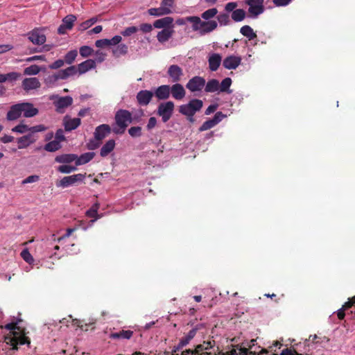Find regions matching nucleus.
Instances as JSON below:
<instances>
[{
    "label": "nucleus",
    "instance_id": "obj_1",
    "mask_svg": "<svg viewBox=\"0 0 355 355\" xmlns=\"http://www.w3.org/2000/svg\"><path fill=\"white\" fill-rule=\"evenodd\" d=\"M5 329L10 330V334L5 336V342L12 346L13 349H17L19 345H30L31 342L25 336L24 330L18 326V322H10L5 325Z\"/></svg>",
    "mask_w": 355,
    "mask_h": 355
},
{
    "label": "nucleus",
    "instance_id": "obj_2",
    "mask_svg": "<svg viewBox=\"0 0 355 355\" xmlns=\"http://www.w3.org/2000/svg\"><path fill=\"white\" fill-rule=\"evenodd\" d=\"M133 119H136V117L132 116L130 111L123 109L119 110L114 116V121L117 127L113 128L112 132L116 135L123 134L128 125L133 122Z\"/></svg>",
    "mask_w": 355,
    "mask_h": 355
},
{
    "label": "nucleus",
    "instance_id": "obj_3",
    "mask_svg": "<svg viewBox=\"0 0 355 355\" xmlns=\"http://www.w3.org/2000/svg\"><path fill=\"white\" fill-rule=\"evenodd\" d=\"M187 21L192 23L193 30L195 31H199L201 35L212 32L218 26L216 21L209 20L205 21H202L200 18L197 16L187 17Z\"/></svg>",
    "mask_w": 355,
    "mask_h": 355
},
{
    "label": "nucleus",
    "instance_id": "obj_4",
    "mask_svg": "<svg viewBox=\"0 0 355 355\" xmlns=\"http://www.w3.org/2000/svg\"><path fill=\"white\" fill-rule=\"evenodd\" d=\"M256 340L252 339L247 344V347H241L237 352L236 349H233L227 352H219L218 354L216 353L214 355H263L268 353V351L266 349H261V351L257 352V347L253 349L255 347Z\"/></svg>",
    "mask_w": 355,
    "mask_h": 355
},
{
    "label": "nucleus",
    "instance_id": "obj_5",
    "mask_svg": "<svg viewBox=\"0 0 355 355\" xmlns=\"http://www.w3.org/2000/svg\"><path fill=\"white\" fill-rule=\"evenodd\" d=\"M202 101L194 98L188 103L180 105L179 107V112L187 116V119L193 123L194 121L193 116L202 109Z\"/></svg>",
    "mask_w": 355,
    "mask_h": 355
},
{
    "label": "nucleus",
    "instance_id": "obj_6",
    "mask_svg": "<svg viewBox=\"0 0 355 355\" xmlns=\"http://www.w3.org/2000/svg\"><path fill=\"white\" fill-rule=\"evenodd\" d=\"M216 342L214 340L204 341L197 345L193 349H188L182 352L181 355H211L209 350L215 346Z\"/></svg>",
    "mask_w": 355,
    "mask_h": 355
},
{
    "label": "nucleus",
    "instance_id": "obj_7",
    "mask_svg": "<svg viewBox=\"0 0 355 355\" xmlns=\"http://www.w3.org/2000/svg\"><path fill=\"white\" fill-rule=\"evenodd\" d=\"M264 0H245V3L248 6L249 17L257 18L264 12Z\"/></svg>",
    "mask_w": 355,
    "mask_h": 355
},
{
    "label": "nucleus",
    "instance_id": "obj_8",
    "mask_svg": "<svg viewBox=\"0 0 355 355\" xmlns=\"http://www.w3.org/2000/svg\"><path fill=\"white\" fill-rule=\"evenodd\" d=\"M174 103L166 101L161 103L157 107V114L162 117L163 122H167L172 116L174 110Z\"/></svg>",
    "mask_w": 355,
    "mask_h": 355
},
{
    "label": "nucleus",
    "instance_id": "obj_9",
    "mask_svg": "<svg viewBox=\"0 0 355 355\" xmlns=\"http://www.w3.org/2000/svg\"><path fill=\"white\" fill-rule=\"evenodd\" d=\"M85 173H78L69 176H65L62 178L58 183H57V186L66 188L73 186L78 182H82L85 178Z\"/></svg>",
    "mask_w": 355,
    "mask_h": 355
},
{
    "label": "nucleus",
    "instance_id": "obj_10",
    "mask_svg": "<svg viewBox=\"0 0 355 355\" xmlns=\"http://www.w3.org/2000/svg\"><path fill=\"white\" fill-rule=\"evenodd\" d=\"M205 83L204 78L196 76L188 81L186 87L191 92H200L205 87Z\"/></svg>",
    "mask_w": 355,
    "mask_h": 355
},
{
    "label": "nucleus",
    "instance_id": "obj_11",
    "mask_svg": "<svg viewBox=\"0 0 355 355\" xmlns=\"http://www.w3.org/2000/svg\"><path fill=\"white\" fill-rule=\"evenodd\" d=\"M76 19L74 15H67L63 18L62 23L58 27V33L60 35H63L65 34L67 31L71 30Z\"/></svg>",
    "mask_w": 355,
    "mask_h": 355
},
{
    "label": "nucleus",
    "instance_id": "obj_12",
    "mask_svg": "<svg viewBox=\"0 0 355 355\" xmlns=\"http://www.w3.org/2000/svg\"><path fill=\"white\" fill-rule=\"evenodd\" d=\"M73 103V98L69 96L59 97L58 99L53 102L56 112L63 113L64 109L70 106Z\"/></svg>",
    "mask_w": 355,
    "mask_h": 355
},
{
    "label": "nucleus",
    "instance_id": "obj_13",
    "mask_svg": "<svg viewBox=\"0 0 355 355\" xmlns=\"http://www.w3.org/2000/svg\"><path fill=\"white\" fill-rule=\"evenodd\" d=\"M153 97V92L149 90H141L136 96L137 103L141 106L148 105Z\"/></svg>",
    "mask_w": 355,
    "mask_h": 355
},
{
    "label": "nucleus",
    "instance_id": "obj_14",
    "mask_svg": "<svg viewBox=\"0 0 355 355\" xmlns=\"http://www.w3.org/2000/svg\"><path fill=\"white\" fill-rule=\"evenodd\" d=\"M112 130L108 124H101L95 128L94 135L96 140L101 141L109 135Z\"/></svg>",
    "mask_w": 355,
    "mask_h": 355
},
{
    "label": "nucleus",
    "instance_id": "obj_15",
    "mask_svg": "<svg viewBox=\"0 0 355 355\" xmlns=\"http://www.w3.org/2000/svg\"><path fill=\"white\" fill-rule=\"evenodd\" d=\"M167 73L171 79V82L178 83L181 80V77L183 76V71L178 65L172 64L168 67Z\"/></svg>",
    "mask_w": 355,
    "mask_h": 355
},
{
    "label": "nucleus",
    "instance_id": "obj_16",
    "mask_svg": "<svg viewBox=\"0 0 355 355\" xmlns=\"http://www.w3.org/2000/svg\"><path fill=\"white\" fill-rule=\"evenodd\" d=\"M81 123L80 118L71 119L69 116H65L63 119V125L65 131L69 132L76 129Z\"/></svg>",
    "mask_w": 355,
    "mask_h": 355
},
{
    "label": "nucleus",
    "instance_id": "obj_17",
    "mask_svg": "<svg viewBox=\"0 0 355 355\" xmlns=\"http://www.w3.org/2000/svg\"><path fill=\"white\" fill-rule=\"evenodd\" d=\"M171 94L173 98L176 100H182L186 95V91L181 84L175 83L171 87L170 94Z\"/></svg>",
    "mask_w": 355,
    "mask_h": 355
},
{
    "label": "nucleus",
    "instance_id": "obj_18",
    "mask_svg": "<svg viewBox=\"0 0 355 355\" xmlns=\"http://www.w3.org/2000/svg\"><path fill=\"white\" fill-rule=\"evenodd\" d=\"M21 86L28 92L30 90L38 89L41 84L37 78H26L23 80Z\"/></svg>",
    "mask_w": 355,
    "mask_h": 355
},
{
    "label": "nucleus",
    "instance_id": "obj_19",
    "mask_svg": "<svg viewBox=\"0 0 355 355\" xmlns=\"http://www.w3.org/2000/svg\"><path fill=\"white\" fill-rule=\"evenodd\" d=\"M241 58L239 56L230 55L226 57L223 62V65L227 69H235L241 64Z\"/></svg>",
    "mask_w": 355,
    "mask_h": 355
},
{
    "label": "nucleus",
    "instance_id": "obj_20",
    "mask_svg": "<svg viewBox=\"0 0 355 355\" xmlns=\"http://www.w3.org/2000/svg\"><path fill=\"white\" fill-rule=\"evenodd\" d=\"M21 114L26 118L33 117L37 114L38 110L30 103H21Z\"/></svg>",
    "mask_w": 355,
    "mask_h": 355
},
{
    "label": "nucleus",
    "instance_id": "obj_21",
    "mask_svg": "<svg viewBox=\"0 0 355 355\" xmlns=\"http://www.w3.org/2000/svg\"><path fill=\"white\" fill-rule=\"evenodd\" d=\"M171 86L168 85H162L158 87L153 93L155 97L159 100H166L170 96Z\"/></svg>",
    "mask_w": 355,
    "mask_h": 355
},
{
    "label": "nucleus",
    "instance_id": "obj_22",
    "mask_svg": "<svg viewBox=\"0 0 355 355\" xmlns=\"http://www.w3.org/2000/svg\"><path fill=\"white\" fill-rule=\"evenodd\" d=\"M173 18L171 17H165L157 19L153 23V26L156 28H173Z\"/></svg>",
    "mask_w": 355,
    "mask_h": 355
},
{
    "label": "nucleus",
    "instance_id": "obj_23",
    "mask_svg": "<svg viewBox=\"0 0 355 355\" xmlns=\"http://www.w3.org/2000/svg\"><path fill=\"white\" fill-rule=\"evenodd\" d=\"M28 35V40L34 44L41 45L46 42V36L37 30H33Z\"/></svg>",
    "mask_w": 355,
    "mask_h": 355
},
{
    "label": "nucleus",
    "instance_id": "obj_24",
    "mask_svg": "<svg viewBox=\"0 0 355 355\" xmlns=\"http://www.w3.org/2000/svg\"><path fill=\"white\" fill-rule=\"evenodd\" d=\"M21 103L12 105L6 114L8 121H15L21 116Z\"/></svg>",
    "mask_w": 355,
    "mask_h": 355
},
{
    "label": "nucleus",
    "instance_id": "obj_25",
    "mask_svg": "<svg viewBox=\"0 0 355 355\" xmlns=\"http://www.w3.org/2000/svg\"><path fill=\"white\" fill-rule=\"evenodd\" d=\"M77 67L78 72L79 75L83 74L87 72L89 70L96 67V61L92 59H88L81 63Z\"/></svg>",
    "mask_w": 355,
    "mask_h": 355
},
{
    "label": "nucleus",
    "instance_id": "obj_26",
    "mask_svg": "<svg viewBox=\"0 0 355 355\" xmlns=\"http://www.w3.org/2000/svg\"><path fill=\"white\" fill-rule=\"evenodd\" d=\"M222 57L218 53H213L208 58L209 68L212 71H216L220 65Z\"/></svg>",
    "mask_w": 355,
    "mask_h": 355
},
{
    "label": "nucleus",
    "instance_id": "obj_27",
    "mask_svg": "<svg viewBox=\"0 0 355 355\" xmlns=\"http://www.w3.org/2000/svg\"><path fill=\"white\" fill-rule=\"evenodd\" d=\"M174 33L173 28H164L158 32L157 38L160 43L167 42L173 35Z\"/></svg>",
    "mask_w": 355,
    "mask_h": 355
},
{
    "label": "nucleus",
    "instance_id": "obj_28",
    "mask_svg": "<svg viewBox=\"0 0 355 355\" xmlns=\"http://www.w3.org/2000/svg\"><path fill=\"white\" fill-rule=\"evenodd\" d=\"M115 141L114 139H110L105 142L102 146L100 155L103 157H107L115 148Z\"/></svg>",
    "mask_w": 355,
    "mask_h": 355
},
{
    "label": "nucleus",
    "instance_id": "obj_29",
    "mask_svg": "<svg viewBox=\"0 0 355 355\" xmlns=\"http://www.w3.org/2000/svg\"><path fill=\"white\" fill-rule=\"evenodd\" d=\"M133 335V331L131 330H121L119 332H114L110 334V338L112 339H130Z\"/></svg>",
    "mask_w": 355,
    "mask_h": 355
},
{
    "label": "nucleus",
    "instance_id": "obj_30",
    "mask_svg": "<svg viewBox=\"0 0 355 355\" xmlns=\"http://www.w3.org/2000/svg\"><path fill=\"white\" fill-rule=\"evenodd\" d=\"M35 141V139L33 138L31 134L24 135L17 139V142L19 144L18 148L21 149L26 148L31 144H33Z\"/></svg>",
    "mask_w": 355,
    "mask_h": 355
},
{
    "label": "nucleus",
    "instance_id": "obj_31",
    "mask_svg": "<svg viewBox=\"0 0 355 355\" xmlns=\"http://www.w3.org/2000/svg\"><path fill=\"white\" fill-rule=\"evenodd\" d=\"M148 12L150 15L159 17L171 14L172 10L160 6L159 8H150Z\"/></svg>",
    "mask_w": 355,
    "mask_h": 355
},
{
    "label": "nucleus",
    "instance_id": "obj_32",
    "mask_svg": "<svg viewBox=\"0 0 355 355\" xmlns=\"http://www.w3.org/2000/svg\"><path fill=\"white\" fill-rule=\"evenodd\" d=\"M77 155L75 154H64L58 155L55 158V161L58 163L69 164L74 161L76 162Z\"/></svg>",
    "mask_w": 355,
    "mask_h": 355
},
{
    "label": "nucleus",
    "instance_id": "obj_33",
    "mask_svg": "<svg viewBox=\"0 0 355 355\" xmlns=\"http://www.w3.org/2000/svg\"><path fill=\"white\" fill-rule=\"evenodd\" d=\"M240 33L245 37H246L248 40H253L257 38V35L251 26L248 25H245L240 28Z\"/></svg>",
    "mask_w": 355,
    "mask_h": 355
},
{
    "label": "nucleus",
    "instance_id": "obj_34",
    "mask_svg": "<svg viewBox=\"0 0 355 355\" xmlns=\"http://www.w3.org/2000/svg\"><path fill=\"white\" fill-rule=\"evenodd\" d=\"M95 156V153L93 152H89L82 154L80 157L77 156L76 165H83L88 163L91 161Z\"/></svg>",
    "mask_w": 355,
    "mask_h": 355
},
{
    "label": "nucleus",
    "instance_id": "obj_35",
    "mask_svg": "<svg viewBox=\"0 0 355 355\" xmlns=\"http://www.w3.org/2000/svg\"><path fill=\"white\" fill-rule=\"evenodd\" d=\"M206 92H215L219 90V82L216 79L209 80L205 85Z\"/></svg>",
    "mask_w": 355,
    "mask_h": 355
},
{
    "label": "nucleus",
    "instance_id": "obj_36",
    "mask_svg": "<svg viewBox=\"0 0 355 355\" xmlns=\"http://www.w3.org/2000/svg\"><path fill=\"white\" fill-rule=\"evenodd\" d=\"M62 147L60 143L58 140L49 141L44 146V149L48 152H55Z\"/></svg>",
    "mask_w": 355,
    "mask_h": 355
},
{
    "label": "nucleus",
    "instance_id": "obj_37",
    "mask_svg": "<svg viewBox=\"0 0 355 355\" xmlns=\"http://www.w3.org/2000/svg\"><path fill=\"white\" fill-rule=\"evenodd\" d=\"M246 16V13L243 9H236L232 12L231 17L234 21H241Z\"/></svg>",
    "mask_w": 355,
    "mask_h": 355
},
{
    "label": "nucleus",
    "instance_id": "obj_38",
    "mask_svg": "<svg viewBox=\"0 0 355 355\" xmlns=\"http://www.w3.org/2000/svg\"><path fill=\"white\" fill-rule=\"evenodd\" d=\"M232 85V79L230 78H225L223 79L220 84H219V90L221 92L230 93V87Z\"/></svg>",
    "mask_w": 355,
    "mask_h": 355
},
{
    "label": "nucleus",
    "instance_id": "obj_39",
    "mask_svg": "<svg viewBox=\"0 0 355 355\" xmlns=\"http://www.w3.org/2000/svg\"><path fill=\"white\" fill-rule=\"evenodd\" d=\"M96 322L94 319L85 320V322L80 324V329L85 331L89 329L94 330L95 329Z\"/></svg>",
    "mask_w": 355,
    "mask_h": 355
},
{
    "label": "nucleus",
    "instance_id": "obj_40",
    "mask_svg": "<svg viewBox=\"0 0 355 355\" xmlns=\"http://www.w3.org/2000/svg\"><path fill=\"white\" fill-rule=\"evenodd\" d=\"M78 55V51L76 50H71L69 51L64 58V63L67 64H71L76 60Z\"/></svg>",
    "mask_w": 355,
    "mask_h": 355
},
{
    "label": "nucleus",
    "instance_id": "obj_41",
    "mask_svg": "<svg viewBox=\"0 0 355 355\" xmlns=\"http://www.w3.org/2000/svg\"><path fill=\"white\" fill-rule=\"evenodd\" d=\"M128 46L125 44H119L114 49H113V54L119 57L121 55H125L128 53Z\"/></svg>",
    "mask_w": 355,
    "mask_h": 355
},
{
    "label": "nucleus",
    "instance_id": "obj_42",
    "mask_svg": "<svg viewBox=\"0 0 355 355\" xmlns=\"http://www.w3.org/2000/svg\"><path fill=\"white\" fill-rule=\"evenodd\" d=\"M218 13V10L216 8L208 9L203 12L201 15L202 19L209 21V19L214 17Z\"/></svg>",
    "mask_w": 355,
    "mask_h": 355
},
{
    "label": "nucleus",
    "instance_id": "obj_43",
    "mask_svg": "<svg viewBox=\"0 0 355 355\" xmlns=\"http://www.w3.org/2000/svg\"><path fill=\"white\" fill-rule=\"evenodd\" d=\"M97 21L96 17H92L88 20H86L85 21H83L80 24V26L78 28L79 31H85L89 28L91 26H92L94 24H95Z\"/></svg>",
    "mask_w": 355,
    "mask_h": 355
},
{
    "label": "nucleus",
    "instance_id": "obj_44",
    "mask_svg": "<svg viewBox=\"0 0 355 355\" xmlns=\"http://www.w3.org/2000/svg\"><path fill=\"white\" fill-rule=\"evenodd\" d=\"M128 134L132 137H139L142 135V129L140 126H132L128 129Z\"/></svg>",
    "mask_w": 355,
    "mask_h": 355
},
{
    "label": "nucleus",
    "instance_id": "obj_45",
    "mask_svg": "<svg viewBox=\"0 0 355 355\" xmlns=\"http://www.w3.org/2000/svg\"><path fill=\"white\" fill-rule=\"evenodd\" d=\"M40 71V67L36 64H33L24 69L25 75H36Z\"/></svg>",
    "mask_w": 355,
    "mask_h": 355
},
{
    "label": "nucleus",
    "instance_id": "obj_46",
    "mask_svg": "<svg viewBox=\"0 0 355 355\" xmlns=\"http://www.w3.org/2000/svg\"><path fill=\"white\" fill-rule=\"evenodd\" d=\"M216 125L217 124L215 123L214 121L212 119H209V120L205 121L202 124V125L199 128V131L200 132H203V131L209 130V129L214 128Z\"/></svg>",
    "mask_w": 355,
    "mask_h": 355
},
{
    "label": "nucleus",
    "instance_id": "obj_47",
    "mask_svg": "<svg viewBox=\"0 0 355 355\" xmlns=\"http://www.w3.org/2000/svg\"><path fill=\"white\" fill-rule=\"evenodd\" d=\"M197 333V329L193 328L191 329L187 335L181 339L182 340V343H184L186 345H188L189 342L195 337Z\"/></svg>",
    "mask_w": 355,
    "mask_h": 355
},
{
    "label": "nucleus",
    "instance_id": "obj_48",
    "mask_svg": "<svg viewBox=\"0 0 355 355\" xmlns=\"http://www.w3.org/2000/svg\"><path fill=\"white\" fill-rule=\"evenodd\" d=\"M77 168L76 166H70V165H61L58 168V171L62 173H70L73 171H76Z\"/></svg>",
    "mask_w": 355,
    "mask_h": 355
},
{
    "label": "nucleus",
    "instance_id": "obj_49",
    "mask_svg": "<svg viewBox=\"0 0 355 355\" xmlns=\"http://www.w3.org/2000/svg\"><path fill=\"white\" fill-rule=\"evenodd\" d=\"M217 20L221 26H227L229 24L230 16L227 13H221L217 16Z\"/></svg>",
    "mask_w": 355,
    "mask_h": 355
},
{
    "label": "nucleus",
    "instance_id": "obj_50",
    "mask_svg": "<svg viewBox=\"0 0 355 355\" xmlns=\"http://www.w3.org/2000/svg\"><path fill=\"white\" fill-rule=\"evenodd\" d=\"M94 50L88 46H83L80 48V54L83 58H87L91 55Z\"/></svg>",
    "mask_w": 355,
    "mask_h": 355
},
{
    "label": "nucleus",
    "instance_id": "obj_51",
    "mask_svg": "<svg viewBox=\"0 0 355 355\" xmlns=\"http://www.w3.org/2000/svg\"><path fill=\"white\" fill-rule=\"evenodd\" d=\"M138 30L139 28L136 26H129L125 28L123 31H121V34L124 37H128L137 33Z\"/></svg>",
    "mask_w": 355,
    "mask_h": 355
},
{
    "label": "nucleus",
    "instance_id": "obj_52",
    "mask_svg": "<svg viewBox=\"0 0 355 355\" xmlns=\"http://www.w3.org/2000/svg\"><path fill=\"white\" fill-rule=\"evenodd\" d=\"M21 257L26 262L28 263H31L34 261L33 256L29 252L28 249H24L21 251Z\"/></svg>",
    "mask_w": 355,
    "mask_h": 355
},
{
    "label": "nucleus",
    "instance_id": "obj_53",
    "mask_svg": "<svg viewBox=\"0 0 355 355\" xmlns=\"http://www.w3.org/2000/svg\"><path fill=\"white\" fill-rule=\"evenodd\" d=\"M101 143L102 142L101 141L96 140V139L94 138L93 139H90L87 144V148L89 150H93L98 148L101 146Z\"/></svg>",
    "mask_w": 355,
    "mask_h": 355
},
{
    "label": "nucleus",
    "instance_id": "obj_54",
    "mask_svg": "<svg viewBox=\"0 0 355 355\" xmlns=\"http://www.w3.org/2000/svg\"><path fill=\"white\" fill-rule=\"evenodd\" d=\"M98 207L99 205L98 203L94 204L91 209L87 211V216L90 218H96L98 214L97 211Z\"/></svg>",
    "mask_w": 355,
    "mask_h": 355
},
{
    "label": "nucleus",
    "instance_id": "obj_55",
    "mask_svg": "<svg viewBox=\"0 0 355 355\" xmlns=\"http://www.w3.org/2000/svg\"><path fill=\"white\" fill-rule=\"evenodd\" d=\"M12 132H19V133H24L27 131H29V127L25 124L20 123L12 129Z\"/></svg>",
    "mask_w": 355,
    "mask_h": 355
},
{
    "label": "nucleus",
    "instance_id": "obj_56",
    "mask_svg": "<svg viewBox=\"0 0 355 355\" xmlns=\"http://www.w3.org/2000/svg\"><path fill=\"white\" fill-rule=\"evenodd\" d=\"M64 71L66 72L67 78L69 77L73 76L78 73L77 67L75 65H72V66L67 67V69H64Z\"/></svg>",
    "mask_w": 355,
    "mask_h": 355
},
{
    "label": "nucleus",
    "instance_id": "obj_57",
    "mask_svg": "<svg viewBox=\"0 0 355 355\" xmlns=\"http://www.w3.org/2000/svg\"><path fill=\"white\" fill-rule=\"evenodd\" d=\"M64 64V60L58 59L53 62L52 64H51L49 67L51 69H58L63 67Z\"/></svg>",
    "mask_w": 355,
    "mask_h": 355
},
{
    "label": "nucleus",
    "instance_id": "obj_58",
    "mask_svg": "<svg viewBox=\"0 0 355 355\" xmlns=\"http://www.w3.org/2000/svg\"><path fill=\"white\" fill-rule=\"evenodd\" d=\"M95 45L98 48H104L105 46H110V40L109 39H101L96 40L95 42Z\"/></svg>",
    "mask_w": 355,
    "mask_h": 355
},
{
    "label": "nucleus",
    "instance_id": "obj_59",
    "mask_svg": "<svg viewBox=\"0 0 355 355\" xmlns=\"http://www.w3.org/2000/svg\"><path fill=\"white\" fill-rule=\"evenodd\" d=\"M40 180V176L37 175H33L27 177L24 180H22L21 184H26L28 183L35 182Z\"/></svg>",
    "mask_w": 355,
    "mask_h": 355
},
{
    "label": "nucleus",
    "instance_id": "obj_60",
    "mask_svg": "<svg viewBox=\"0 0 355 355\" xmlns=\"http://www.w3.org/2000/svg\"><path fill=\"white\" fill-rule=\"evenodd\" d=\"M55 140L59 141L60 143L66 140L64 135V130L62 129H58L56 131L55 135Z\"/></svg>",
    "mask_w": 355,
    "mask_h": 355
},
{
    "label": "nucleus",
    "instance_id": "obj_61",
    "mask_svg": "<svg viewBox=\"0 0 355 355\" xmlns=\"http://www.w3.org/2000/svg\"><path fill=\"white\" fill-rule=\"evenodd\" d=\"M46 130V127L44 125H37L35 126H32L29 128V131L31 133L38 132H42Z\"/></svg>",
    "mask_w": 355,
    "mask_h": 355
},
{
    "label": "nucleus",
    "instance_id": "obj_62",
    "mask_svg": "<svg viewBox=\"0 0 355 355\" xmlns=\"http://www.w3.org/2000/svg\"><path fill=\"white\" fill-rule=\"evenodd\" d=\"M139 30L143 33H150L153 30V26L150 24L144 23L140 25Z\"/></svg>",
    "mask_w": 355,
    "mask_h": 355
},
{
    "label": "nucleus",
    "instance_id": "obj_63",
    "mask_svg": "<svg viewBox=\"0 0 355 355\" xmlns=\"http://www.w3.org/2000/svg\"><path fill=\"white\" fill-rule=\"evenodd\" d=\"M225 117L226 115L223 114V112H217L212 119L214 121L215 123L218 124Z\"/></svg>",
    "mask_w": 355,
    "mask_h": 355
},
{
    "label": "nucleus",
    "instance_id": "obj_64",
    "mask_svg": "<svg viewBox=\"0 0 355 355\" xmlns=\"http://www.w3.org/2000/svg\"><path fill=\"white\" fill-rule=\"evenodd\" d=\"M280 355H302L301 354H298L295 350L291 349L289 348H286L282 350Z\"/></svg>",
    "mask_w": 355,
    "mask_h": 355
}]
</instances>
